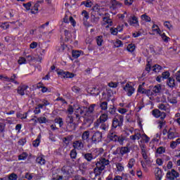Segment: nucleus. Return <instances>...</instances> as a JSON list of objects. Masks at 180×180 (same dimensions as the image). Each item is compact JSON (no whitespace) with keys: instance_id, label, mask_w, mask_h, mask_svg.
Wrapping results in <instances>:
<instances>
[{"instance_id":"obj_1","label":"nucleus","mask_w":180,"mask_h":180,"mask_svg":"<svg viewBox=\"0 0 180 180\" xmlns=\"http://www.w3.org/2000/svg\"><path fill=\"white\" fill-rule=\"evenodd\" d=\"M124 120V117L122 115H117L112 119V127L113 129H117V127H122L123 126V122Z\"/></svg>"},{"instance_id":"obj_2","label":"nucleus","mask_w":180,"mask_h":180,"mask_svg":"<svg viewBox=\"0 0 180 180\" xmlns=\"http://www.w3.org/2000/svg\"><path fill=\"white\" fill-rule=\"evenodd\" d=\"M128 153H130V148L127 146L124 147H118L114 152V155H116L119 154L120 155H124V154H128Z\"/></svg>"},{"instance_id":"obj_3","label":"nucleus","mask_w":180,"mask_h":180,"mask_svg":"<svg viewBox=\"0 0 180 180\" xmlns=\"http://www.w3.org/2000/svg\"><path fill=\"white\" fill-rule=\"evenodd\" d=\"M130 84H131V82H127L123 88L124 91L127 92V96H131L136 91V89H134V87H133Z\"/></svg>"},{"instance_id":"obj_4","label":"nucleus","mask_w":180,"mask_h":180,"mask_svg":"<svg viewBox=\"0 0 180 180\" xmlns=\"http://www.w3.org/2000/svg\"><path fill=\"white\" fill-rule=\"evenodd\" d=\"M95 106H96V104H91L89 107L88 110H86V113L84 115L85 119H86V117H89V120H92L94 117V111L95 110Z\"/></svg>"},{"instance_id":"obj_5","label":"nucleus","mask_w":180,"mask_h":180,"mask_svg":"<svg viewBox=\"0 0 180 180\" xmlns=\"http://www.w3.org/2000/svg\"><path fill=\"white\" fill-rule=\"evenodd\" d=\"M109 118V116L106 113L102 114L100 117L96 120V122H94V127H98L99 124L101 123H105V122H108V119Z\"/></svg>"},{"instance_id":"obj_6","label":"nucleus","mask_w":180,"mask_h":180,"mask_svg":"<svg viewBox=\"0 0 180 180\" xmlns=\"http://www.w3.org/2000/svg\"><path fill=\"white\" fill-rule=\"evenodd\" d=\"M91 141L94 144H96L98 143H100V141H102V132L99 131H96L91 136Z\"/></svg>"},{"instance_id":"obj_7","label":"nucleus","mask_w":180,"mask_h":180,"mask_svg":"<svg viewBox=\"0 0 180 180\" xmlns=\"http://www.w3.org/2000/svg\"><path fill=\"white\" fill-rule=\"evenodd\" d=\"M152 115L156 118L160 117V120L165 119V117H167V113L161 112L158 109H155L152 110Z\"/></svg>"},{"instance_id":"obj_8","label":"nucleus","mask_w":180,"mask_h":180,"mask_svg":"<svg viewBox=\"0 0 180 180\" xmlns=\"http://www.w3.org/2000/svg\"><path fill=\"white\" fill-rule=\"evenodd\" d=\"M86 110H88V109L84 107V106H79L77 108H76L75 110V112L76 114V119H77V120H79V115H84L85 113V112H86Z\"/></svg>"},{"instance_id":"obj_9","label":"nucleus","mask_w":180,"mask_h":180,"mask_svg":"<svg viewBox=\"0 0 180 180\" xmlns=\"http://www.w3.org/2000/svg\"><path fill=\"white\" fill-rule=\"evenodd\" d=\"M167 178L169 180H175V178H179V173L176 172L174 169L171 172L167 173Z\"/></svg>"},{"instance_id":"obj_10","label":"nucleus","mask_w":180,"mask_h":180,"mask_svg":"<svg viewBox=\"0 0 180 180\" xmlns=\"http://www.w3.org/2000/svg\"><path fill=\"white\" fill-rule=\"evenodd\" d=\"M72 147L74 150H84V143H82V141H75L72 143Z\"/></svg>"},{"instance_id":"obj_11","label":"nucleus","mask_w":180,"mask_h":180,"mask_svg":"<svg viewBox=\"0 0 180 180\" xmlns=\"http://www.w3.org/2000/svg\"><path fill=\"white\" fill-rule=\"evenodd\" d=\"M128 23L130 25V26L137 27V26H139V19L135 15H132L129 18Z\"/></svg>"},{"instance_id":"obj_12","label":"nucleus","mask_w":180,"mask_h":180,"mask_svg":"<svg viewBox=\"0 0 180 180\" xmlns=\"http://www.w3.org/2000/svg\"><path fill=\"white\" fill-rule=\"evenodd\" d=\"M103 169H105L104 167L101 166V163H96V168L94 169V174L96 176H98V175H101Z\"/></svg>"},{"instance_id":"obj_13","label":"nucleus","mask_w":180,"mask_h":180,"mask_svg":"<svg viewBox=\"0 0 180 180\" xmlns=\"http://www.w3.org/2000/svg\"><path fill=\"white\" fill-rule=\"evenodd\" d=\"M58 75H61L63 78H74V74L70 72H64L63 70H60L58 72Z\"/></svg>"},{"instance_id":"obj_14","label":"nucleus","mask_w":180,"mask_h":180,"mask_svg":"<svg viewBox=\"0 0 180 180\" xmlns=\"http://www.w3.org/2000/svg\"><path fill=\"white\" fill-rule=\"evenodd\" d=\"M27 88H29V86L25 84L20 85L17 89V92L19 95L23 96L25 95V91H26Z\"/></svg>"},{"instance_id":"obj_15","label":"nucleus","mask_w":180,"mask_h":180,"mask_svg":"<svg viewBox=\"0 0 180 180\" xmlns=\"http://www.w3.org/2000/svg\"><path fill=\"white\" fill-rule=\"evenodd\" d=\"M70 166H63L62 167V172L64 175V178H65V179H68V178H70Z\"/></svg>"},{"instance_id":"obj_16","label":"nucleus","mask_w":180,"mask_h":180,"mask_svg":"<svg viewBox=\"0 0 180 180\" xmlns=\"http://www.w3.org/2000/svg\"><path fill=\"white\" fill-rule=\"evenodd\" d=\"M167 84L171 89H174V88H176V82H175V79L173 77H169L167 82Z\"/></svg>"},{"instance_id":"obj_17","label":"nucleus","mask_w":180,"mask_h":180,"mask_svg":"<svg viewBox=\"0 0 180 180\" xmlns=\"http://www.w3.org/2000/svg\"><path fill=\"white\" fill-rule=\"evenodd\" d=\"M143 85H144V83L139 86L138 92H139V94H143L144 95H150V89H146L143 88Z\"/></svg>"},{"instance_id":"obj_18","label":"nucleus","mask_w":180,"mask_h":180,"mask_svg":"<svg viewBox=\"0 0 180 180\" xmlns=\"http://www.w3.org/2000/svg\"><path fill=\"white\" fill-rule=\"evenodd\" d=\"M175 133H176L175 129L170 128L167 132V138L169 140H172L175 139V137H176V135L175 134Z\"/></svg>"},{"instance_id":"obj_19","label":"nucleus","mask_w":180,"mask_h":180,"mask_svg":"<svg viewBox=\"0 0 180 180\" xmlns=\"http://www.w3.org/2000/svg\"><path fill=\"white\" fill-rule=\"evenodd\" d=\"M99 17H96L95 16V12H92L91 15V22L94 25H98V23H99Z\"/></svg>"},{"instance_id":"obj_20","label":"nucleus","mask_w":180,"mask_h":180,"mask_svg":"<svg viewBox=\"0 0 180 180\" xmlns=\"http://www.w3.org/2000/svg\"><path fill=\"white\" fill-rule=\"evenodd\" d=\"M130 140L134 143H136V140H140L141 139V134L140 132H135L134 135L129 136Z\"/></svg>"},{"instance_id":"obj_21","label":"nucleus","mask_w":180,"mask_h":180,"mask_svg":"<svg viewBox=\"0 0 180 180\" xmlns=\"http://www.w3.org/2000/svg\"><path fill=\"white\" fill-rule=\"evenodd\" d=\"M82 155L84 158V160H87L88 162H91L92 160H94V155L92 153H82Z\"/></svg>"},{"instance_id":"obj_22","label":"nucleus","mask_w":180,"mask_h":180,"mask_svg":"<svg viewBox=\"0 0 180 180\" xmlns=\"http://www.w3.org/2000/svg\"><path fill=\"white\" fill-rule=\"evenodd\" d=\"M155 175L156 180H161L162 179V170L160 168H156Z\"/></svg>"},{"instance_id":"obj_23","label":"nucleus","mask_w":180,"mask_h":180,"mask_svg":"<svg viewBox=\"0 0 180 180\" xmlns=\"http://www.w3.org/2000/svg\"><path fill=\"white\" fill-rule=\"evenodd\" d=\"M103 22H104V25H108L106 26V27H109V26H112V24L113 23V22L112 21V20H110V18H109V16H105L103 18Z\"/></svg>"},{"instance_id":"obj_24","label":"nucleus","mask_w":180,"mask_h":180,"mask_svg":"<svg viewBox=\"0 0 180 180\" xmlns=\"http://www.w3.org/2000/svg\"><path fill=\"white\" fill-rule=\"evenodd\" d=\"M74 138V136L72 135H69L68 136H65L63 139V141L66 146H68L70 144V142L72 141V139Z\"/></svg>"},{"instance_id":"obj_25","label":"nucleus","mask_w":180,"mask_h":180,"mask_svg":"<svg viewBox=\"0 0 180 180\" xmlns=\"http://www.w3.org/2000/svg\"><path fill=\"white\" fill-rule=\"evenodd\" d=\"M167 101L170 103H173V104L178 103V101H176V97L172 96V95H171V94H169V93H168Z\"/></svg>"},{"instance_id":"obj_26","label":"nucleus","mask_w":180,"mask_h":180,"mask_svg":"<svg viewBox=\"0 0 180 180\" xmlns=\"http://www.w3.org/2000/svg\"><path fill=\"white\" fill-rule=\"evenodd\" d=\"M158 108L160 109V110H164L165 112H169V108L168 107V105H165L164 103H160L158 105Z\"/></svg>"},{"instance_id":"obj_27","label":"nucleus","mask_w":180,"mask_h":180,"mask_svg":"<svg viewBox=\"0 0 180 180\" xmlns=\"http://www.w3.org/2000/svg\"><path fill=\"white\" fill-rule=\"evenodd\" d=\"M83 141H89V131H85L82 135Z\"/></svg>"},{"instance_id":"obj_28","label":"nucleus","mask_w":180,"mask_h":180,"mask_svg":"<svg viewBox=\"0 0 180 180\" xmlns=\"http://www.w3.org/2000/svg\"><path fill=\"white\" fill-rule=\"evenodd\" d=\"M97 163L101 164V167H106V165H109V160H106L105 158H101L100 161L97 162Z\"/></svg>"},{"instance_id":"obj_29","label":"nucleus","mask_w":180,"mask_h":180,"mask_svg":"<svg viewBox=\"0 0 180 180\" xmlns=\"http://www.w3.org/2000/svg\"><path fill=\"white\" fill-rule=\"evenodd\" d=\"M161 84H158L153 88L152 91L154 92V94H160V92H161Z\"/></svg>"},{"instance_id":"obj_30","label":"nucleus","mask_w":180,"mask_h":180,"mask_svg":"<svg viewBox=\"0 0 180 180\" xmlns=\"http://www.w3.org/2000/svg\"><path fill=\"white\" fill-rule=\"evenodd\" d=\"M141 155H142L143 160H147L148 156H147V152L146 150V147H144V146L141 147Z\"/></svg>"},{"instance_id":"obj_31","label":"nucleus","mask_w":180,"mask_h":180,"mask_svg":"<svg viewBox=\"0 0 180 180\" xmlns=\"http://www.w3.org/2000/svg\"><path fill=\"white\" fill-rule=\"evenodd\" d=\"M41 139V135H39L35 141H33L32 146L34 147H39V144H40V139Z\"/></svg>"},{"instance_id":"obj_32","label":"nucleus","mask_w":180,"mask_h":180,"mask_svg":"<svg viewBox=\"0 0 180 180\" xmlns=\"http://www.w3.org/2000/svg\"><path fill=\"white\" fill-rule=\"evenodd\" d=\"M167 122L165 121V120L164 119H160L158 121V127L159 129L161 130V129H162L164 127V126H165Z\"/></svg>"},{"instance_id":"obj_33","label":"nucleus","mask_w":180,"mask_h":180,"mask_svg":"<svg viewBox=\"0 0 180 180\" xmlns=\"http://www.w3.org/2000/svg\"><path fill=\"white\" fill-rule=\"evenodd\" d=\"M100 129L101 130H103L104 131H106V130H108L109 125H108V124L105 123V122H101L100 124Z\"/></svg>"},{"instance_id":"obj_34","label":"nucleus","mask_w":180,"mask_h":180,"mask_svg":"<svg viewBox=\"0 0 180 180\" xmlns=\"http://www.w3.org/2000/svg\"><path fill=\"white\" fill-rule=\"evenodd\" d=\"M36 161L40 165H44V164H46V160H44V158H43L42 157L37 158Z\"/></svg>"},{"instance_id":"obj_35","label":"nucleus","mask_w":180,"mask_h":180,"mask_svg":"<svg viewBox=\"0 0 180 180\" xmlns=\"http://www.w3.org/2000/svg\"><path fill=\"white\" fill-rule=\"evenodd\" d=\"M118 137L119 136H117L115 132L110 134V139L112 140V141H117Z\"/></svg>"},{"instance_id":"obj_36","label":"nucleus","mask_w":180,"mask_h":180,"mask_svg":"<svg viewBox=\"0 0 180 180\" xmlns=\"http://www.w3.org/2000/svg\"><path fill=\"white\" fill-rule=\"evenodd\" d=\"M153 32H156L158 34H161V30H160V27L157 25H153L152 26Z\"/></svg>"},{"instance_id":"obj_37","label":"nucleus","mask_w":180,"mask_h":180,"mask_svg":"<svg viewBox=\"0 0 180 180\" xmlns=\"http://www.w3.org/2000/svg\"><path fill=\"white\" fill-rule=\"evenodd\" d=\"M37 122L38 123H40V124L43 123H47V118H46V117H37Z\"/></svg>"},{"instance_id":"obj_38","label":"nucleus","mask_w":180,"mask_h":180,"mask_svg":"<svg viewBox=\"0 0 180 180\" xmlns=\"http://www.w3.org/2000/svg\"><path fill=\"white\" fill-rule=\"evenodd\" d=\"M161 70H162V67H161L160 65H155L153 67V71H154V72H160Z\"/></svg>"},{"instance_id":"obj_39","label":"nucleus","mask_w":180,"mask_h":180,"mask_svg":"<svg viewBox=\"0 0 180 180\" xmlns=\"http://www.w3.org/2000/svg\"><path fill=\"white\" fill-rule=\"evenodd\" d=\"M55 123H58L60 127H63V126L64 125V122H63V118L61 117L55 119Z\"/></svg>"},{"instance_id":"obj_40","label":"nucleus","mask_w":180,"mask_h":180,"mask_svg":"<svg viewBox=\"0 0 180 180\" xmlns=\"http://www.w3.org/2000/svg\"><path fill=\"white\" fill-rule=\"evenodd\" d=\"M68 129H70V130H75V129H77V124L75 122L68 124Z\"/></svg>"},{"instance_id":"obj_41","label":"nucleus","mask_w":180,"mask_h":180,"mask_svg":"<svg viewBox=\"0 0 180 180\" xmlns=\"http://www.w3.org/2000/svg\"><path fill=\"white\" fill-rule=\"evenodd\" d=\"M136 163V160L134 158H131L129 160V163H128V168H133L134 167V164Z\"/></svg>"},{"instance_id":"obj_42","label":"nucleus","mask_w":180,"mask_h":180,"mask_svg":"<svg viewBox=\"0 0 180 180\" xmlns=\"http://www.w3.org/2000/svg\"><path fill=\"white\" fill-rule=\"evenodd\" d=\"M135 49L136 46H134V44H129L128 46L127 47V50H128V51H130L131 53H133V51H134Z\"/></svg>"},{"instance_id":"obj_43","label":"nucleus","mask_w":180,"mask_h":180,"mask_svg":"<svg viewBox=\"0 0 180 180\" xmlns=\"http://www.w3.org/2000/svg\"><path fill=\"white\" fill-rule=\"evenodd\" d=\"M142 20H145V22H151V18L147 15V14H143L141 15Z\"/></svg>"},{"instance_id":"obj_44","label":"nucleus","mask_w":180,"mask_h":180,"mask_svg":"<svg viewBox=\"0 0 180 180\" xmlns=\"http://www.w3.org/2000/svg\"><path fill=\"white\" fill-rule=\"evenodd\" d=\"M141 138L144 141V143H148V141H150V137L146 134L141 135Z\"/></svg>"},{"instance_id":"obj_45","label":"nucleus","mask_w":180,"mask_h":180,"mask_svg":"<svg viewBox=\"0 0 180 180\" xmlns=\"http://www.w3.org/2000/svg\"><path fill=\"white\" fill-rule=\"evenodd\" d=\"M70 158L73 160H75V158H77V150L72 149L70 151Z\"/></svg>"},{"instance_id":"obj_46","label":"nucleus","mask_w":180,"mask_h":180,"mask_svg":"<svg viewBox=\"0 0 180 180\" xmlns=\"http://www.w3.org/2000/svg\"><path fill=\"white\" fill-rule=\"evenodd\" d=\"M8 180H18V174L12 173L8 176Z\"/></svg>"},{"instance_id":"obj_47","label":"nucleus","mask_w":180,"mask_h":180,"mask_svg":"<svg viewBox=\"0 0 180 180\" xmlns=\"http://www.w3.org/2000/svg\"><path fill=\"white\" fill-rule=\"evenodd\" d=\"M96 41L98 46H102V43H103V39L102 36H98L96 38Z\"/></svg>"},{"instance_id":"obj_48","label":"nucleus","mask_w":180,"mask_h":180,"mask_svg":"<svg viewBox=\"0 0 180 180\" xmlns=\"http://www.w3.org/2000/svg\"><path fill=\"white\" fill-rule=\"evenodd\" d=\"M169 75H171L169 72H168V71L164 72L162 73V78H163L164 79H167L169 78Z\"/></svg>"},{"instance_id":"obj_49","label":"nucleus","mask_w":180,"mask_h":180,"mask_svg":"<svg viewBox=\"0 0 180 180\" xmlns=\"http://www.w3.org/2000/svg\"><path fill=\"white\" fill-rule=\"evenodd\" d=\"M164 26H165V27H167L169 30H172L173 29L172 25H171V22H169V21H165L164 22Z\"/></svg>"},{"instance_id":"obj_50","label":"nucleus","mask_w":180,"mask_h":180,"mask_svg":"<svg viewBox=\"0 0 180 180\" xmlns=\"http://www.w3.org/2000/svg\"><path fill=\"white\" fill-rule=\"evenodd\" d=\"M116 167L117 171H119L120 172H122V171L124 170V167H123V165L121 163H117Z\"/></svg>"},{"instance_id":"obj_51","label":"nucleus","mask_w":180,"mask_h":180,"mask_svg":"<svg viewBox=\"0 0 180 180\" xmlns=\"http://www.w3.org/2000/svg\"><path fill=\"white\" fill-rule=\"evenodd\" d=\"M156 153L158 154H164V153H165V148L162 147V146H160L159 147L157 150H156Z\"/></svg>"},{"instance_id":"obj_52","label":"nucleus","mask_w":180,"mask_h":180,"mask_svg":"<svg viewBox=\"0 0 180 180\" xmlns=\"http://www.w3.org/2000/svg\"><path fill=\"white\" fill-rule=\"evenodd\" d=\"M82 16H84V19H85V20H88V19H89V14L88 13V12L85 10H84L82 12Z\"/></svg>"},{"instance_id":"obj_53","label":"nucleus","mask_w":180,"mask_h":180,"mask_svg":"<svg viewBox=\"0 0 180 180\" xmlns=\"http://www.w3.org/2000/svg\"><path fill=\"white\" fill-rule=\"evenodd\" d=\"M72 56L74 58H78L81 56V53L78 51H73L72 53Z\"/></svg>"},{"instance_id":"obj_54","label":"nucleus","mask_w":180,"mask_h":180,"mask_svg":"<svg viewBox=\"0 0 180 180\" xmlns=\"http://www.w3.org/2000/svg\"><path fill=\"white\" fill-rule=\"evenodd\" d=\"M73 122H74V118L72 117V116L68 115L66 118L67 124H70V123H73Z\"/></svg>"},{"instance_id":"obj_55","label":"nucleus","mask_w":180,"mask_h":180,"mask_svg":"<svg viewBox=\"0 0 180 180\" xmlns=\"http://www.w3.org/2000/svg\"><path fill=\"white\" fill-rule=\"evenodd\" d=\"M101 108L102 110H106L108 109V102L104 101L101 103Z\"/></svg>"},{"instance_id":"obj_56","label":"nucleus","mask_w":180,"mask_h":180,"mask_svg":"<svg viewBox=\"0 0 180 180\" xmlns=\"http://www.w3.org/2000/svg\"><path fill=\"white\" fill-rule=\"evenodd\" d=\"M72 91L75 92V94H79V92H81V88L75 86L72 88Z\"/></svg>"},{"instance_id":"obj_57","label":"nucleus","mask_w":180,"mask_h":180,"mask_svg":"<svg viewBox=\"0 0 180 180\" xmlns=\"http://www.w3.org/2000/svg\"><path fill=\"white\" fill-rule=\"evenodd\" d=\"M117 141H118L121 146H123V143H124V137L122 136H118Z\"/></svg>"},{"instance_id":"obj_58","label":"nucleus","mask_w":180,"mask_h":180,"mask_svg":"<svg viewBox=\"0 0 180 180\" xmlns=\"http://www.w3.org/2000/svg\"><path fill=\"white\" fill-rule=\"evenodd\" d=\"M13 78H16V75L13 74L11 78H9L6 76L4 77V79H6V81H8V82H13Z\"/></svg>"},{"instance_id":"obj_59","label":"nucleus","mask_w":180,"mask_h":180,"mask_svg":"<svg viewBox=\"0 0 180 180\" xmlns=\"http://www.w3.org/2000/svg\"><path fill=\"white\" fill-rule=\"evenodd\" d=\"M108 112L110 115H115V113H116L115 107L112 105L111 108H109Z\"/></svg>"},{"instance_id":"obj_60","label":"nucleus","mask_w":180,"mask_h":180,"mask_svg":"<svg viewBox=\"0 0 180 180\" xmlns=\"http://www.w3.org/2000/svg\"><path fill=\"white\" fill-rule=\"evenodd\" d=\"M160 35L164 41L168 42V41L169 40V37H167V35H165V33L160 34Z\"/></svg>"},{"instance_id":"obj_61","label":"nucleus","mask_w":180,"mask_h":180,"mask_svg":"<svg viewBox=\"0 0 180 180\" xmlns=\"http://www.w3.org/2000/svg\"><path fill=\"white\" fill-rule=\"evenodd\" d=\"M27 158V155L26 153H23L18 156V160H26Z\"/></svg>"},{"instance_id":"obj_62","label":"nucleus","mask_w":180,"mask_h":180,"mask_svg":"<svg viewBox=\"0 0 180 180\" xmlns=\"http://www.w3.org/2000/svg\"><path fill=\"white\" fill-rule=\"evenodd\" d=\"M18 64L22 65V64H26V58L21 57L18 60Z\"/></svg>"},{"instance_id":"obj_63","label":"nucleus","mask_w":180,"mask_h":180,"mask_svg":"<svg viewBox=\"0 0 180 180\" xmlns=\"http://www.w3.org/2000/svg\"><path fill=\"white\" fill-rule=\"evenodd\" d=\"M115 46L116 47H122V46H123V43L120 40H117L115 43Z\"/></svg>"},{"instance_id":"obj_64","label":"nucleus","mask_w":180,"mask_h":180,"mask_svg":"<svg viewBox=\"0 0 180 180\" xmlns=\"http://www.w3.org/2000/svg\"><path fill=\"white\" fill-rule=\"evenodd\" d=\"M176 79L178 82H180V70L175 74Z\"/></svg>"}]
</instances>
